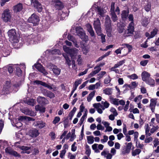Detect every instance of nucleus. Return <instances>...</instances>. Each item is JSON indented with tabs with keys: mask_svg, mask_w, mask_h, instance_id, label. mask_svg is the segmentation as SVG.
<instances>
[{
	"mask_svg": "<svg viewBox=\"0 0 159 159\" xmlns=\"http://www.w3.org/2000/svg\"><path fill=\"white\" fill-rule=\"evenodd\" d=\"M10 41L13 44H16L19 41V37L16 34L15 29H11L8 32Z\"/></svg>",
	"mask_w": 159,
	"mask_h": 159,
	"instance_id": "f03ea898",
	"label": "nucleus"
},
{
	"mask_svg": "<svg viewBox=\"0 0 159 159\" xmlns=\"http://www.w3.org/2000/svg\"><path fill=\"white\" fill-rule=\"evenodd\" d=\"M94 28L97 34H99L102 31L101 26V22L98 18L94 20L93 24Z\"/></svg>",
	"mask_w": 159,
	"mask_h": 159,
	"instance_id": "6e6552de",
	"label": "nucleus"
},
{
	"mask_svg": "<svg viewBox=\"0 0 159 159\" xmlns=\"http://www.w3.org/2000/svg\"><path fill=\"white\" fill-rule=\"evenodd\" d=\"M46 95L51 98H53L55 97L54 94L51 92L46 90Z\"/></svg>",
	"mask_w": 159,
	"mask_h": 159,
	"instance_id": "c03bdc74",
	"label": "nucleus"
},
{
	"mask_svg": "<svg viewBox=\"0 0 159 159\" xmlns=\"http://www.w3.org/2000/svg\"><path fill=\"white\" fill-rule=\"evenodd\" d=\"M103 137V139L101 140V142L102 143L106 142L108 140V137L107 136L104 135Z\"/></svg>",
	"mask_w": 159,
	"mask_h": 159,
	"instance_id": "680f3d73",
	"label": "nucleus"
},
{
	"mask_svg": "<svg viewBox=\"0 0 159 159\" xmlns=\"http://www.w3.org/2000/svg\"><path fill=\"white\" fill-rule=\"evenodd\" d=\"M19 120L22 121L24 120H27L29 121L34 120L30 117H26L25 116H20L18 118Z\"/></svg>",
	"mask_w": 159,
	"mask_h": 159,
	"instance_id": "f704fd0d",
	"label": "nucleus"
},
{
	"mask_svg": "<svg viewBox=\"0 0 159 159\" xmlns=\"http://www.w3.org/2000/svg\"><path fill=\"white\" fill-rule=\"evenodd\" d=\"M28 133L29 135L32 137H36L39 135L38 131L36 129L30 130Z\"/></svg>",
	"mask_w": 159,
	"mask_h": 159,
	"instance_id": "6ab92c4d",
	"label": "nucleus"
},
{
	"mask_svg": "<svg viewBox=\"0 0 159 159\" xmlns=\"http://www.w3.org/2000/svg\"><path fill=\"white\" fill-rule=\"evenodd\" d=\"M11 92V82L10 81H7L5 83L1 93H0V97L3 95L9 94Z\"/></svg>",
	"mask_w": 159,
	"mask_h": 159,
	"instance_id": "39448f33",
	"label": "nucleus"
},
{
	"mask_svg": "<svg viewBox=\"0 0 159 159\" xmlns=\"http://www.w3.org/2000/svg\"><path fill=\"white\" fill-rule=\"evenodd\" d=\"M152 128L150 130V132L151 133H153L155 132L157 130L159 127L158 125L156 126H152Z\"/></svg>",
	"mask_w": 159,
	"mask_h": 159,
	"instance_id": "5fc2aeb1",
	"label": "nucleus"
},
{
	"mask_svg": "<svg viewBox=\"0 0 159 159\" xmlns=\"http://www.w3.org/2000/svg\"><path fill=\"white\" fill-rule=\"evenodd\" d=\"M1 18L5 23L11 22L12 21L11 13L9 9H7L3 11L2 15Z\"/></svg>",
	"mask_w": 159,
	"mask_h": 159,
	"instance_id": "20e7f679",
	"label": "nucleus"
},
{
	"mask_svg": "<svg viewBox=\"0 0 159 159\" xmlns=\"http://www.w3.org/2000/svg\"><path fill=\"white\" fill-rule=\"evenodd\" d=\"M150 74L147 71H144L141 74L142 79L143 81L146 82L149 78Z\"/></svg>",
	"mask_w": 159,
	"mask_h": 159,
	"instance_id": "5701e85b",
	"label": "nucleus"
},
{
	"mask_svg": "<svg viewBox=\"0 0 159 159\" xmlns=\"http://www.w3.org/2000/svg\"><path fill=\"white\" fill-rule=\"evenodd\" d=\"M63 48L64 51L69 54L71 57V59H75L76 56L79 52V50L75 48H70L69 47H67L66 45H63Z\"/></svg>",
	"mask_w": 159,
	"mask_h": 159,
	"instance_id": "7ed1b4c3",
	"label": "nucleus"
},
{
	"mask_svg": "<svg viewBox=\"0 0 159 159\" xmlns=\"http://www.w3.org/2000/svg\"><path fill=\"white\" fill-rule=\"evenodd\" d=\"M37 102L41 104H45L48 103V101L43 97H39L37 99Z\"/></svg>",
	"mask_w": 159,
	"mask_h": 159,
	"instance_id": "aec40b11",
	"label": "nucleus"
},
{
	"mask_svg": "<svg viewBox=\"0 0 159 159\" xmlns=\"http://www.w3.org/2000/svg\"><path fill=\"white\" fill-rule=\"evenodd\" d=\"M87 139L88 143L89 144H93L94 141V137L92 136H87Z\"/></svg>",
	"mask_w": 159,
	"mask_h": 159,
	"instance_id": "c9c22d12",
	"label": "nucleus"
},
{
	"mask_svg": "<svg viewBox=\"0 0 159 159\" xmlns=\"http://www.w3.org/2000/svg\"><path fill=\"white\" fill-rule=\"evenodd\" d=\"M157 102V99L152 98L150 100V103L149 107L151 109L152 111L154 112L155 111V107Z\"/></svg>",
	"mask_w": 159,
	"mask_h": 159,
	"instance_id": "a211bd4d",
	"label": "nucleus"
},
{
	"mask_svg": "<svg viewBox=\"0 0 159 159\" xmlns=\"http://www.w3.org/2000/svg\"><path fill=\"white\" fill-rule=\"evenodd\" d=\"M118 26V31L119 33H122L125 30L124 26H119L118 24H117Z\"/></svg>",
	"mask_w": 159,
	"mask_h": 159,
	"instance_id": "6e6d98bb",
	"label": "nucleus"
},
{
	"mask_svg": "<svg viewBox=\"0 0 159 159\" xmlns=\"http://www.w3.org/2000/svg\"><path fill=\"white\" fill-rule=\"evenodd\" d=\"M145 129L146 134L147 136H150L151 135V134L149 132L150 130V128L148 124L145 125Z\"/></svg>",
	"mask_w": 159,
	"mask_h": 159,
	"instance_id": "58836bf2",
	"label": "nucleus"
},
{
	"mask_svg": "<svg viewBox=\"0 0 159 159\" xmlns=\"http://www.w3.org/2000/svg\"><path fill=\"white\" fill-rule=\"evenodd\" d=\"M34 66L39 71L42 73L43 75H46L48 74V72L41 64H35L34 65Z\"/></svg>",
	"mask_w": 159,
	"mask_h": 159,
	"instance_id": "f8f14e48",
	"label": "nucleus"
},
{
	"mask_svg": "<svg viewBox=\"0 0 159 159\" xmlns=\"http://www.w3.org/2000/svg\"><path fill=\"white\" fill-rule=\"evenodd\" d=\"M145 82L151 86H154L155 84L154 80L151 78H149Z\"/></svg>",
	"mask_w": 159,
	"mask_h": 159,
	"instance_id": "e433bc0d",
	"label": "nucleus"
},
{
	"mask_svg": "<svg viewBox=\"0 0 159 159\" xmlns=\"http://www.w3.org/2000/svg\"><path fill=\"white\" fill-rule=\"evenodd\" d=\"M14 67L15 68H16V74L18 76H21L22 74V70L21 69L25 68V65L23 64L14 65Z\"/></svg>",
	"mask_w": 159,
	"mask_h": 159,
	"instance_id": "dca6fc26",
	"label": "nucleus"
},
{
	"mask_svg": "<svg viewBox=\"0 0 159 159\" xmlns=\"http://www.w3.org/2000/svg\"><path fill=\"white\" fill-rule=\"evenodd\" d=\"M97 11L98 14L99 15V17H103L104 16V14L106 13V11L102 8L99 7H98Z\"/></svg>",
	"mask_w": 159,
	"mask_h": 159,
	"instance_id": "bb28decb",
	"label": "nucleus"
},
{
	"mask_svg": "<svg viewBox=\"0 0 159 159\" xmlns=\"http://www.w3.org/2000/svg\"><path fill=\"white\" fill-rule=\"evenodd\" d=\"M142 98V96L141 95H139L137 97H136L134 100V101L135 102H139Z\"/></svg>",
	"mask_w": 159,
	"mask_h": 159,
	"instance_id": "e2e57ef3",
	"label": "nucleus"
},
{
	"mask_svg": "<svg viewBox=\"0 0 159 159\" xmlns=\"http://www.w3.org/2000/svg\"><path fill=\"white\" fill-rule=\"evenodd\" d=\"M11 155L14 156L15 157H20V155L18 154L17 152L14 151L13 150L11 152Z\"/></svg>",
	"mask_w": 159,
	"mask_h": 159,
	"instance_id": "bf43d9fd",
	"label": "nucleus"
},
{
	"mask_svg": "<svg viewBox=\"0 0 159 159\" xmlns=\"http://www.w3.org/2000/svg\"><path fill=\"white\" fill-rule=\"evenodd\" d=\"M122 46H124V47H126L128 49L129 51L131 52V50H132V46L131 45H129L128 44H124L122 45Z\"/></svg>",
	"mask_w": 159,
	"mask_h": 159,
	"instance_id": "4d7b16f0",
	"label": "nucleus"
},
{
	"mask_svg": "<svg viewBox=\"0 0 159 159\" xmlns=\"http://www.w3.org/2000/svg\"><path fill=\"white\" fill-rule=\"evenodd\" d=\"M149 22L148 18L144 17L142 18L141 21V24L144 26H146Z\"/></svg>",
	"mask_w": 159,
	"mask_h": 159,
	"instance_id": "2f4dec72",
	"label": "nucleus"
},
{
	"mask_svg": "<svg viewBox=\"0 0 159 159\" xmlns=\"http://www.w3.org/2000/svg\"><path fill=\"white\" fill-rule=\"evenodd\" d=\"M101 155L107 159H111L112 155L109 152L107 149H104L101 153Z\"/></svg>",
	"mask_w": 159,
	"mask_h": 159,
	"instance_id": "f3484780",
	"label": "nucleus"
},
{
	"mask_svg": "<svg viewBox=\"0 0 159 159\" xmlns=\"http://www.w3.org/2000/svg\"><path fill=\"white\" fill-rule=\"evenodd\" d=\"M148 61V60H144L142 61H140V64L141 66H144L147 65Z\"/></svg>",
	"mask_w": 159,
	"mask_h": 159,
	"instance_id": "69168bd1",
	"label": "nucleus"
},
{
	"mask_svg": "<svg viewBox=\"0 0 159 159\" xmlns=\"http://www.w3.org/2000/svg\"><path fill=\"white\" fill-rule=\"evenodd\" d=\"M94 69L95 70L92 71L89 75V77L90 78L92 76H93L94 75L98 73L101 70V68L97 66H95L94 68Z\"/></svg>",
	"mask_w": 159,
	"mask_h": 159,
	"instance_id": "4be33fe9",
	"label": "nucleus"
},
{
	"mask_svg": "<svg viewBox=\"0 0 159 159\" xmlns=\"http://www.w3.org/2000/svg\"><path fill=\"white\" fill-rule=\"evenodd\" d=\"M116 14V13L110 12L111 18L114 22L116 21L118 19Z\"/></svg>",
	"mask_w": 159,
	"mask_h": 159,
	"instance_id": "ea45409f",
	"label": "nucleus"
},
{
	"mask_svg": "<svg viewBox=\"0 0 159 159\" xmlns=\"http://www.w3.org/2000/svg\"><path fill=\"white\" fill-rule=\"evenodd\" d=\"M34 83L37 84H40L50 90H55L57 88L53 84H51L49 83H46L39 80H36Z\"/></svg>",
	"mask_w": 159,
	"mask_h": 159,
	"instance_id": "0eeeda50",
	"label": "nucleus"
},
{
	"mask_svg": "<svg viewBox=\"0 0 159 159\" xmlns=\"http://www.w3.org/2000/svg\"><path fill=\"white\" fill-rule=\"evenodd\" d=\"M104 146L102 144H94L92 146V149L95 152L98 153L100 152V150H102L104 148Z\"/></svg>",
	"mask_w": 159,
	"mask_h": 159,
	"instance_id": "9b49d317",
	"label": "nucleus"
},
{
	"mask_svg": "<svg viewBox=\"0 0 159 159\" xmlns=\"http://www.w3.org/2000/svg\"><path fill=\"white\" fill-rule=\"evenodd\" d=\"M34 7L36 8L39 12H41L43 9L42 5L39 2L36 5V6Z\"/></svg>",
	"mask_w": 159,
	"mask_h": 159,
	"instance_id": "a19ab883",
	"label": "nucleus"
},
{
	"mask_svg": "<svg viewBox=\"0 0 159 159\" xmlns=\"http://www.w3.org/2000/svg\"><path fill=\"white\" fill-rule=\"evenodd\" d=\"M45 123L42 121H38L36 122V124L35 125L36 126L37 128L42 129L45 126Z\"/></svg>",
	"mask_w": 159,
	"mask_h": 159,
	"instance_id": "c85d7f7f",
	"label": "nucleus"
},
{
	"mask_svg": "<svg viewBox=\"0 0 159 159\" xmlns=\"http://www.w3.org/2000/svg\"><path fill=\"white\" fill-rule=\"evenodd\" d=\"M158 30L157 29H155L153 30L151 32L150 35V38H152L154 37L155 35L157 34Z\"/></svg>",
	"mask_w": 159,
	"mask_h": 159,
	"instance_id": "09e8293b",
	"label": "nucleus"
},
{
	"mask_svg": "<svg viewBox=\"0 0 159 159\" xmlns=\"http://www.w3.org/2000/svg\"><path fill=\"white\" fill-rule=\"evenodd\" d=\"M111 81V78L109 76H108L105 79L104 83L105 84H107L110 83Z\"/></svg>",
	"mask_w": 159,
	"mask_h": 159,
	"instance_id": "13d9d810",
	"label": "nucleus"
},
{
	"mask_svg": "<svg viewBox=\"0 0 159 159\" xmlns=\"http://www.w3.org/2000/svg\"><path fill=\"white\" fill-rule=\"evenodd\" d=\"M14 65H10L8 66V67L7 68L8 70L10 73H11L13 72V68H14Z\"/></svg>",
	"mask_w": 159,
	"mask_h": 159,
	"instance_id": "864d4df0",
	"label": "nucleus"
},
{
	"mask_svg": "<svg viewBox=\"0 0 159 159\" xmlns=\"http://www.w3.org/2000/svg\"><path fill=\"white\" fill-rule=\"evenodd\" d=\"M95 93V91L91 92L88 95L87 98V100L88 102H90L91 101L93 97L94 96Z\"/></svg>",
	"mask_w": 159,
	"mask_h": 159,
	"instance_id": "473e14b6",
	"label": "nucleus"
},
{
	"mask_svg": "<svg viewBox=\"0 0 159 159\" xmlns=\"http://www.w3.org/2000/svg\"><path fill=\"white\" fill-rule=\"evenodd\" d=\"M134 22H131L129 24L127 30L125 32V36H128L130 35L133 34L134 31Z\"/></svg>",
	"mask_w": 159,
	"mask_h": 159,
	"instance_id": "1a4fd4ad",
	"label": "nucleus"
},
{
	"mask_svg": "<svg viewBox=\"0 0 159 159\" xmlns=\"http://www.w3.org/2000/svg\"><path fill=\"white\" fill-rule=\"evenodd\" d=\"M75 29L76 33L81 39L85 41L88 40V37L86 35L82 28L80 27H77Z\"/></svg>",
	"mask_w": 159,
	"mask_h": 159,
	"instance_id": "423d86ee",
	"label": "nucleus"
},
{
	"mask_svg": "<svg viewBox=\"0 0 159 159\" xmlns=\"http://www.w3.org/2000/svg\"><path fill=\"white\" fill-rule=\"evenodd\" d=\"M86 27L87 31L89 32L91 36L92 37L94 36L95 33L91 25L89 24H87L86 25Z\"/></svg>",
	"mask_w": 159,
	"mask_h": 159,
	"instance_id": "412c9836",
	"label": "nucleus"
},
{
	"mask_svg": "<svg viewBox=\"0 0 159 159\" xmlns=\"http://www.w3.org/2000/svg\"><path fill=\"white\" fill-rule=\"evenodd\" d=\"M24 112L26 115L32 116L34 115V112L28 109H26L24 110Z\"/></svg>",
	"mask_w": 159,
	"mask_h": 159,
	"instance_id": "37998d69",
	"label": "nucleus"
},
{
	"mask_svg": "<svg viewBox=\"0 0 159 159\" xmlns=\"http://www.w3.org/2000/svg\"><path fill=\"white\" fill-rule=\"evenodd\" d=\"M49 68L53 71V73L56 75H59L61 72V69L58 68L56 66L52 64H50Z\"/></svg>",
	"mask_w": 159,
	"mask_h": 159,
	"instance_id": "4468645a",
	"label": "nucleus"
},
{
	"mask_svg": "<svg viewBox=\"0 0 159 159\" xmlns=\"http://www.w3.org/2000/svg\"><path fill=\"white\" fill-rule=\"evenodd\" d=\"M35 109L37 111H39L41 112H44L45 111V108L42 106L37 105L35 106Z\"/></svg>",
	"mask_w": 159,
	"mask_h": 159,
	"instance_id": "c756f323",
	"label": "nucleus"
},
{
	"mask_svg": "<svg viewBox=\"0 0 159 159\" xmlns=\"http://www.w3.org/2000/svg\"><path fill=\"white\" fill-rule=\"evenodd\" d=\"M125 62V60H123L118 62L117 63L115 64V67H119L120 66L123 65Z\"/></svg>",
	"mask_w": 159,
	"mask_h": 159,
	"instance_id": "de8ad7c7",
	"label": "nucleus"
},
{
	"mask_svg": "<svg viewBox=\"0 0 159 159\" xmlns=\"http://www.w3.org/2000/svg\"><path fill=\"white\" fill-rule=\"evenodd\" d=\"M13 150L10 147H8L5 149V152L11 154Z\"/></svg>",
	"mask_w": 159,
	"mask_h": 159,
	"instance_id": "0e129e2a",
	"label": "nucleus"
},
{
	"mask_svg": "<svg viewBox=\"0 0 159 159\" xmlns=\"http://www.w3.org/2000/svg\"><path fill=\"white\" fill-rule=\"evenodd\" d=\"M109 101L111 103L116 106L119 105V99L114 98L111 96H109Z\"/></svg>",
	"mask_w": 159,
	"mask_h": 159,
	"instance_id": "a878e982",
	"label": "nucleus"
},
{
	"mask_svg": "<svg viewBox=\"0 0 159 159\" xmlns=\"http://www.w3.org/2000/svg\"><path fill=\"white\" fill-rule=\"evenodd\" d=\"M35 100L33 99H29L27 101V104L29 105L34 106L35 104Z\"/></svg>",
	"mask_w": 159,
	"mask_h": 159,
	"instance_id": "a18cd8bd",
	"label": "nucleus"
},
{
	"mask_svg": "<svg viewBox=\"0 0 159 159\" xmlns=\"http://www.w3.org/2000/svg\"><path fill=\"white\" fill-rule=\"evenodd\" d=\"M76 108L74 107L73 109L71 111L69 114V116L70 117V119L71 120L73 116L74 115L75 111H76Z\"/></svg>",
	"mask_w": 159,
	"mask_h": 159,
	"instance_id": "4c0bfd02",
	"label": "nucleus"
},
{
	"mask_svg": "<svg viewBox=\"0 0 159 159\" xmlns=\"http://www.w3.org/2000/svg\"><path fill=\"white\" fill-rule=\"evenodd\" d=\"M55 8L57 9H60L62 7V5L59 0H55Z\"/></svg>",
	"mask_w": 159,
	"mask_h": 159,
	"instance_id": "cd10ccee",
	"label": "nucleus"
},
{
	"mask_svg": "<svg viewBox=\"0 0 159 159\" xmlns=\"http://www.w3.org/2000/svg\"><path fill=\"white\" fill-rule=\"evenodd\" d=\"M63 57L65 58L66 60V63L70 66L72 64V67L74 68L75 67V62L74 59H72L71 61L69 57L66 54H63Z\"/></svg>",
	"mask_w": 159,
	"mask_h": 159,
	"instance_id": "ddd939ff",
	"label": "nucleus"
},
{
	"mask_svg": "<svg viewBox=\"0 0 159 159\" xmlns=\"http://www.w3.org/2000/svg\"><path fill=\"white\" fill-rule=\"evenodd\" d=\"M110 12L116 13L118 15L120 14V10L119 7L117 5L115 6V3L114 2H112L111 3Z\"/></svg>",
	"mask_w": 159,
	"mask_h": 159,
	"instance_id": "2eb2a0df",
	"label": "nucleus"
},
{
	"mask_svg": "<svg viewBox=\"0 0 159 159\" xmlns=\"http://www.w3.org/2000/svg\"><path fill=\"white\" fill-rule=\"evenodd\" d=\"M105 25L107 35L109 37H111V35L112 31L111 24H105Z\"/></svg>",
	"mask_w": 159,
	"mask_h": 159,
	"instance_id": "393cba45",
	"label": "nucleus"
},
{
	"mask_svg": "<svg viewBox=\"0 0 159 159\" xmlns=\"http://www.w3.org/2000/svg\"><path fill=\"white\" fill-rule=\"evenodd\" d=\"M85 153L88 157H89L91 152V149L90 147L88 145H86L85 146Z\"/></svg>",
	"mask_w": 159,
	"mask_h": 159,
	"instance_id": "72a5a7b5",
	"label": "nucleus"
},
{
	"mask_svg": "<svg viewBox=\"0 0 159 159\" xmlns=\"http://www.w3.org/2000/svg\"><path fill=\"white\" fill-rule=\"evenodd\" d=\"M136 146L137 148H142L143 146V145L142 144H140L139 141L138 140L136 141Z\"/></svg>",
	"mask_w": 159,
	"mask_h": 159,
	"instance_id": "774afa93",
	"label": "nucleus"
},
{
	"mask_svg": "<svg viewBox=\"0 0 159 159\" xmlns=\"http://www.w3.org/2000/svg\"><path fill=\"white\" fill-rule=\"evenodd\" d=\"M110 111L111 112H112L113 115L116 116L118 115V113L116 109L114 107H111Z\"/></svg>",
	"mask_w": 159,
	"mask_h": 159,
	"instance_id": "603ef678",
	"label": "nucleus"
},
{
	"mask_svg": "<svg viewBox=\"0 0 159 159\" xmlns=\"http://www.w3.org/2000/svg\"><path fill=\"white\" fill-rule=\"evenodd\" d=\"M98 36L101 37V39L102 42V43L105 42V35L102 33V31H100V33L99 34H97Z\"/></svg>",
	"mask_w": 159,
	"mask_h": 159,
	"instance_id": "3c124183",
	"label": "nucleus"
},
{
	"mask_svg": "<svg viewBox=\"0 0 159 159\" xmlns=\"http://www.w3.org/2000/svg\"><path fill=\"white\" fill-rule=\"evenodd\" d=\"M23 8L22 3H19L14 6L13 7V10L15 12H19L21 11Z\"/></svg>",
	"mask_w": 159,
	"mask_h": 159,
	"instance_id": "b1692460",
	"label": "nucleus"
},
{
	"mask_svg": "<svg viewBox=\"0 0 159 159\" xmlns=\"http://www.w3.org/2000/svg\"><path fill=\"white\" fill-rule=\"evenodd\" d=\"M141 150L139 149H136L135 150L133 151L132 152V155L133 156H135L137 155H139L141 152Z\"/></svg>",
	"mask_w": 159,
	"mask_h": 159,
	"instance_id": "49530a36",
	"label": "nucleus"
},
{
	"mask_svg": "<svg viewBox=\"0 0 159 159\" xmlns=\"http://www.w3.org/2000/svg\"><path fill=\"white\" fill-rule=\"evenodd\" d=\"M39 20V17L35 14H32L28 20V22L32 23L34 25H37Z\"/></svg>",
	"mask_w": 159,
	"mask_h": 159,
	"instance_id": "9d476101",
	"label": "nucleus"
},
{
	"mask_svg": "<svg viewBox=\"0 0 159 159\" xmlns=\"http://www.w3.org/2000/svg\"><path fill=\"white\" fill-rule=\"evenodd\" d=\"M106 73V72L105 71H102L98 75V78L99 79L102 78L103 76Z\"/></svg>",
	"mask_w": 159,
	"mask_h": 159,
	"instance_id": "338daca9",
	"label": "nucleus"
},
{
	"mask_svg": "<svg viewBox=\"0 0 159 159\" xmlns=\"http://www.w3.org/2000/svg\"><path fill=\"white\" fill-rule=\"evenodd\" d=\"M128 12L125 10L123 11H122V13H121V17L123 20L126 19L128 17Z\"/></svg>",
	"mask_w": 159,
	"mask_h": 159,
	"instance_id": "79ce46f5",
	"label": "nucleus"
},
{
	"mask_svg": "<svg viewBox=\"0 0 159 159\" xmlns=\"http://www.w3.org/2000/svg\"><path fill=\"white\" fill-rule=\"evenodd\" d=\"M103 93L106 95H111L112 94V89L111 88H107L105 89H104L103 90Z\"/></svg>",
	"mask_w": 159,
	"mask_h": 159,
	"instance_id": "7c9ffc66",
	"label": "nucleus"
},
{
	"mask_svg": "<svg viewBox=\"0 0 159 159\" xmlns=\"http://www.w3.org/2000/svg\"><path fill=\"white\" fill-rule=\"evenodd\" d=\"M101 103L103 106L101 105L100 103H94L93 104V106L97 109L98 112L100 114L103 112L102 110H104L105 108H108L110 105V104L107 101L104 102L102 101Z\"/></svg>",
	"mask_w": 159,
	"mask_h": 159,
	"instance_id": "f257e3e1",
	"label": "nucleus"
},
{
	"mask_svg": "<svg viewBox=\"0 0 159 159\" xmlns=\"http://www.w3.org/2000/svg\"><path fill=\"white\" fill-rule=\"evenodd\" d=\"M30 1L31 5L34 7L36 6V5L39 3L38 0H30Z\"/></svg>",
	"mask_w": 159,
	"mask_h": 159,
	"instance_id": "052dcab7",
	"label": "nucleus"
},
{
	"mask_svg": "<svg viewBox=\"0 0 159 159\" xmlns=\"http://www.w3.org/2000/svg\"><path fill=\"white\" fill-rule=\"evenodd\" d=\"M69 4H70V6L71 7H73L77 5V2L76 0H71L70 3Z\"/></svg>",
	"mask_w": 159,
	"mask_h": 159,
	"instance_id": "8fccbe9b",
	"label": "nucleus"
}]
</instances>
